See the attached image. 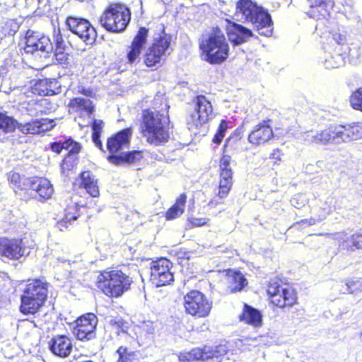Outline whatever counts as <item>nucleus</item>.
<instances>
[{
  "mask_svg": "<svg viewBox=\"0 0 362 362\" xmlns=\"http://www.w3.org/2000/svg\"><path fill=\"white\" fill-rule=\"evenodd\" d=\"M308 8L306 15L316 21H328L333 7L329 0H307Z\"/></svg>",
  "mask_w": 362,
  "mask_h": 362,
  "instance_id": "obj_24",
  "label": "nucleus"
},
{
  "mask_svg": "<svg viewBox=\"0 0 362 362\" xmlns=\"http://www.w3.org/2000/svg\"><path fill=\"white\" fill-rule=\"evenodd\" d=\"M185 313L194 319H204L210 316L213 301L204 293L197 289L187 291L182 298Z\"/></svg>",
  "mask_w": 362,
  "mask_h": 362,
  "instance_id": "obj_10",
  "label": "nucleus"
},
{
  "mask_svg": "<svg viewBox=\"0 0 362 362\" xmlns=\"http://www.w3.org/2000/svg\"><path fill=\"white\" fill-rule=\"evenodd\" d=\"M105 123L101 119H94L90 124L92 129L91 140L100 151L105 152L103 142L101 141V135L103 131Z\"/></svg>",
  "mask_w": 362,
  "mask_h": 362,
  "instance_id": "obj_39",
  "label": "nucleus"
},
{
  "mask_svg": "<svg viewBox=\"0 0 362 362\" xmlns=\"http://www.w3.org/2000/svg\"><path fill=\"white\" fill-rule=\"evenodd\" d=\"M98 322V317L95 314L85 313L75 320L73 334L81 341L93 340L96 338Z\"/></svg>",
  "mask_w": 362,
  "mask_h": 362,
  "instance_id": "obj_17",
  "label": "nucleus"
},
{
  "mask_svg": "<svg viewBox=\"0 0 362 362\" xmlns=\"http://www.w3.org/2000/svg\"><path fill=\"white\" fill-rule=\"evenodd\" d=\"M148 29L140 27L125 50V62L130 66L137 65L147 44Z\"/></svg>",
  "mask_w": 362,
  "mask_h": 362,
  "instance_id": "obj_18",
  "label": "nucleus"
},
{
  "mask_svg": "<svg viewBox=\"0 0 362 362\" xmlns=\"http://www.w3.org/2000/svg\"><path fill=\"white\" fill-rule=\"evenodd\" d=\"M228 139L225 142L223 147V151L218 160V193L216 197L219 200L213 199L209 202V205L214 207L218 204H223V199H226L229 194L233 185V170L232 165L235 163V161L229 155L226 148L228 146Z\"/></svg>",
  "mask_w": 362,
  "mask_h": 362,
  "instance_id": "obj_9",
  "label": "nucleus"
},
{
  "mask_svg": "<svg viewBox=\"0 0 362 362\" xmlns=\"http://www.w3.org/2000/svg\"><path fill=\"white\" fill-rule=\"evenodd\" d=\"M171 257H174L179 264H182L183 260L189 259V252L182 248H173L169 251Z\"/></svg>",
  "mask_w": 362,
  "mask_h": 362,
  "instance_id": "obj_47",
  "label": "nucleus"
},
{
  "mask_svg": "<svg viewBox=\"0 0 362 362\" xmlns=\"http://www.w3.org/2000/svg\"><path fill=\"white\" fill-rule=\"evenodd\" d=\"M187 199L185 193L180 194L173 204L165 212V220L173 221L181 216L185 212Z\"/></svg>",
  "mask_w": 362,
  "mask_h": 362,
  "instance_id": "obj_34",
  "label": "nucleus"
},
{
  "mask_svg": "<svg viewBox=\"0 0 362 362\" xmlns=\"http://www.w3.org/2000/svg\"><path fill=\"white\" fill-rule=\"evenodd\" d=\"M40 124L38 119H33L25 124H20L16 121V129L24 134H38L42 133Z\"/></svg>",
  "mask_w": 362,
  "mask_h": 362,
  "instance_id": "obj_40",
  "label": "nucleus"
},
{
  "mask_svg": "<svg viewBox=\"0 0 362 362\" xmlns=\"http://www.w3.org/2000/svg\"><path fill=\"white\" fill-rule=\"evenodd\" d=\"M6 176L13 192L22 199L27 200V198L30 197L28 192L32 182L31 177L21 175L19 173L13 170L8 172Z\"/></svg>",
  "mask_w": 362,
  "mask_h": 362,
  "instance_id": "obj_23",
  "label": "nucleus"
},
{
  "mask_svg": "<svg viewBox=\"0 0 362 362\" xmlns=\"http://www.w3.org/2000/svg\"><path fill=\"white\" fill-rule=\"evenodd\" d=\"M335 47L332 52H329L324 61V66L327 69H337L342 66L345 63L344 54L337 50Z\"/></svg>",
  "mask_w": 362,
  "mask_h": 362,
  "instance_id": "obj_38",
  "label": "nucleus"
},
{
  "mask_svg": "<svg viewBox=\"0 0 362 362\" xmlns=\"http://www.w3.org/2000/svg\"><path fill=\"white\" fill-rule=\"evenodd\" d=\"M239 320L246 325L255 327H260L262 324V315L258 310L245 303Z\"/></svg>",
  "mask_w": 362,
  "mask_h": 362,
  "instance_id": "obj_32",
  "label": "nucleus"
},
{
  "mask_svg": "<svg viewBox=\"0 0 362 362\" xmlns=\"http://www.w3.org/2000/svg\"><path fill=\"white\" fill-rule=\"evenodd\" d=\"M81 214L80 206L76 203H70L64 209V214L62 218L57 222V227L62 231L67 230L73 222L77 220Z\"/></svg>",
  "mask_w": 362,
  "mask_h": 362,
  "instance_id": "obj_31",
  "label": "nucleus"
},
{
  "mask_svg": "<svg viewBox=\"0 0 362 362\" xmlns=\"http://www.w3.org/2000/svg\"><path fill=\"white\" fill-rule=\"evenodd\" d=\"M228 122L226 119H221L219 124H218V130L217 132L215 133L214 137H213V142L216 144H220L224 136H225V133L226 132V130L228 129Z\"/></svg>",
  "mask_w": 362,
  "mask_h": 362,
  "instance_id": "obj_45",
  "label": "nucleus"
},
{
  "mask_svg": "<svg viewBox=\"0 0 362 362\" xmlns=\"http://www.w3.org/2000/svg\"><path fill=\"white\" fill-rule=\"evenodd\" d=\"M169 105L162 96L155 97L150 107L141 110L139 132L146 142L154 146L168 143L171 136Z\"/></svg>",
  "mask_w": 362,
  "mask_h": 362,
  "instance_id": "obj_1",
  "label": "nucleus"
},
{
  "mask_svg": "<svg viewBox=\"0 0 362 362\" xmlns=\"http://www.w3.org/2000/svg\"><path fill=\"white\" fill-rule=\"evenodd\" d=\"M172 262L165 257L153 260L150 264V280L156 287L165 286L174 281Z\"/></svg>",
  "mask_w": 362,
  "mask_h": 362,
  "instance_id": "obj_16",
  "label": "nucleus"
},
{
  "mask_svg": "<svg viewBox=\"0 0 362 362\" xmlns=\"http://www.w3.org/2000/svg\"><path fill=\"white\" fill-rule=\"evenodd\" d=\"M283 156L282 151L279 148H275L269 155V158L273 160L274 165L280 164L281 161V156Z\"/></svg>",
  "mask_w": 362,
  "mask_h": 362,
  "instance_id": "obj_51",
  "label": "nucleus"
},
{
  "mask_svg": "<svg viewBox=\"0 0 362 362\" xmlns=\"http://www.w3.org/2000/svg\"><path fill=\"white\" fill-rule=\"evenodd\" d=\"M48 348L54 355L66 358L72 351V339L66 334H57L52 337L48 341Z\"/></svg>",
  "mask_w": 362,
  "mask_h": 362,
  "instance_id": "obj_25",
  "label": "nucleus"
},
{
  "mask_svg": "<svg viewBox=\"0 0 362 362\" xmlns=\"http://www.w3.org/2000/svg\"><path fill=\"white\" fill-rule=\"evenodd\" d=\"M130 325L127 321L122 317L117 316L110 320L105 325V331L110 334L114 333L117 335L127 334Z\"/></svg>",
  "mask_w": 362,
  "mask_h": 362,
  "instance_id": "obj_36",
  "label": "nucleus"
},
{
  "mask_svg": "<svg viewBox=\"0 0 362 362\" xmlns=\"http://www.w3.org/2000/svg\"><path fill=\"white\" fill-rule=\"evenodd\" d=\"M315 222H316V221L314 218H310L309 219L301 220L300 221L296 222V223L300 224V223H306L309 226H311V225H314L315 223Z\"/></svg>",
  "mask_w": 362,
  "mask_h": 362,
  "instance_id": "obj_52",
  "label": "nucleus"
},
{
  "mask_svg": "<svg viewBox=\"0 0 362 362\" xmlns=\"http://www.w3.org/2000/svg\"><path fill=\"white\" fill-rule=\"evenodd\" d=\"M32 182L27 200L36 199L45 202L50 199L54 194V187L51 182L45 177L31 176Z\"/></svg>",
  "mask_w": 362,
  "mask_h": 362,
  "instance_id": "obj_20",
  "label": "nucleus"
},
{
  "mask_svg": "<svg viewBox=\"0 0 362 362\" xmlns=\"http://www.w3.org/2000/svg\"><path fill=\"white\" fill-rule=\"evenodd\" d=\"M81 182L80 187L84 188L86 192L93 197H97L100 194L98 180L90 170L81 173Z\"/></svg>",
  "mask_w": 362,
  "mask_h": 362,
  "instance_id": "obj_35",
  "label": "nucleus"
},
{
  "mask_svg": "<svg viewBox=\"0 0 362 362\" xmlns=\"http://www.w3.org/2000/svg\"><path fill=\"white\" fill-rule=\"evenodd\" d=\"M68 107L74 112L84 113L88 115H93L95 112V105L89 99L75 97L69 100Z\"/></svg>",
  "mask_w": 362,
  "mask_h": 362,
  "instance_id": "obj_33",
  "label": "nucleus"
},
{
  "mask_svg": "<svg viewBox=\"0 0 362 362\" xmlns=\"http://www.w3.org/2000/svg\"><path fill=\"white\" fill-rule=\"evenodd\" d=\"M65 24L72 33L80 37L86 44L92 45L95 42L97 32L87 19L68 16Z\"/></svg>",
  "mask_w": 362,
  "mask_h": 362,
  "instance_id": "obj_19",
  "label": "nucleus"
},
{
  "mask_svg": "<svg viewBox=\"0 0 362 362\" xmlns=\"http://www.w3.org/2000/svg\"><path fill=\"white\" fill-rule=\"evenodd\" d=\"M345 242L348 243L347 246L351 249L362 250V232L352 233Z\"/></svg>",
  "mask_w": 362,
  "mask_h": 362,
  "instance_id": "obj_46",
  "label": "nucleus"
},
{
  "mask_svg": "<svg viewBox=\"0 0 362 362\" xmlns=\"http://www.w3.org/2000/svg\"><path fill=\"white\" fill-rule=\"evenodd\" d=\"M53 40L54 51L52 53L56 60L59 64L69 66L70 65V62H69V54L65 53V51L67 49V45L60 28L54 29Z\"/></svg>",
  "mask_w": 362,
  "mask_h": 362,
  "instance_id": "obj_27",
  "label": "nucleus"
},
{
  "mask_svg": "<svg viewBox=\"0 0 362 362\" xmlns=\"http://www.w3.org/2000/svg\"><path fill=\"white\" fill-rule=\"evenodd\" d=\"M201 59L211 65H219L227 61L230 45L223 30L213 26L202 33L198 44Z\"/></svg>",
  "mask_w": 362,
  "mask_h": 362,
  "instance_id": "obj_2",
  "label": "nucleus"
},
{
  "mask_svg": "<svg viewBox=\"0 0 362 362\" xmlns=\"http://www.w3.org/2000/svg\"><path fill=\"white\" fill-rule=\"evenodd\" d=\"M144 158V152L140 150L125 151L119 155L107 156V160L115 165H132L141 161Z\"/></svg>",
  "mask_w": 362,
  "mask_h": 362,
  "instance_id": "obj_28",
  "label": "nucleus"
},
{
  "mask_svg": "<svg viewBox=\"0 0 362 362\" xmlns=\"http://www.w3.org/2000/svg\"><path fill=\"white\" fill-rule=\"evenodd\" d=\"M171 41V35L165 33V27L162 25L161 33L154 39L144 53V64L148 68L160 66L165 60L164 57L170 49Z\"/></svg>",
  "mask_w": 362,
  "mask_h": 362,
  "instance_id": "obj_12",
  "label": "nucleus"
},
{
  "mask_svg": "<svg viewBox=\"0 0 362 362\" xmlns=\"http://www.w3.org/2000/svg\"><path fill=\"white\" fill-rule=\"evenodd\" d=\"M31 247L25 238L0 237V257L8 260L26 259L30 253Z\"/></svg>",
  "mask_w": 362,
  "mask_h": 362,
  "instance_id": "obj_13",
  "label": "nucleus"
},
{
  "mask_svg": "<svg viewBox=\"0 0 362 362\" xmlns=\"http://www.w3.org/2000/svg\"><path fill=\"white\" fill-rule=\"evenodd\" d=\"M356 284L355 281H349L346 283V286L348 287L349 293H352L357 290V288H352Z\"/></svg>",
  "mask_w": 362,
  "mask_h": 362,
  "instance_id": "obj_54",
  "label": "nucleus"
},
{
  "mask_svg": "<svg viewBox=\"0 0 362 362\" xmlns=\"http://www.w3.org/2000/svg\"><path fill=\"white\" fill-rule=\"evenodd\" d=\"M61 91V85L56 78L37 79L31 86V92L39 96L53 95Z\"/></svg>",
  "mask_w": 362,
  "mask_h": 362,
  "instance_id": "obj_26",
  "label": "nucleus"
},
{
  "mask_svg": "<svg viewBox=\"0 0 362 362\" xmlns=\"http://www.w3.org/2000/svg\"><path fill=\"white\" fill-rule=\"evenodd\" d=\"M271 119H264L256 124L247 136L248 142L253 146H259L268 143L274 136L272 127L269 125Z\"/></svg>",
  "mask_w": 362,
  "mask_h": 362,
  "instance_id": "obj_22",
  "label": "nucleus"
},
{
  "mask_svg": "<svg viewBox=\"0 0 362 362\" xmlns=\"http://www.w3.org/2000/svg\"><path fill=\"white\" fill-rule=\"evenodd\" d=\"M19 311L24 315H35L45 306L49 298V283L43 278L23 281Z\"/></svg>",
  "mask_w": 362,
  "mask_h": 362,
  "instance_id": "obj_3",
  "label": "nucleus"
},
{
  "mask_svg": "<svg viewBox=\"0 0 362 362\" xmlns=\"http://www.w3.org/2000/svg\"><path fill=\"white\" fill-rule=\"evenodd\" d=\"M227 354L226 348L222 344H204L201 347H195L189 351L182 352L179 354L180 362L208 361L218 358Z\"/></svg>",
  "mask_w": 362,
  "mask_h": 362,
  "instance_id": "obj_14",
  "label": "nucleus"
},
{
  "mask_svg": "<svg viewBox=\"0 0 362 362\" xmlns=\"http://www.w3.org/2000/svg\"><path fill=\"white\" fill-rule=\"evenodd\" d=\"M332 38L337 44L338 47L337 50L341 49V46L345 45L346 38V36L338 31L330 32Z\"/></svg>",
  "mask_w": 362,
  "mask_h": 362,
  "instance_id": "obj_48",
  "label": "nucleus"
},
{
  "mask_svg": "<svg viewBox=\"0 0 362 362\" xmlns=\"http://www.w3.org/2000/svg\"><path fill=\"white\" fill-rule=\"evenodd\" d=\"M267 299L271 307L288 310L298 304L296 291L280 279H271L266 286Z\"/></svg>",
  "mask_w": 362,
  "mask_h": 362,
  "instance_id": "obj_8",
  "label": "nucleus"
},
{
  "mask_svg": "<svg viewBox=\"0 0 362 362\" xmlns=\"http://www.w3.org/2000/svg\"><path fill=\"white\" fill-rule=\"evenodd\" d=\"M132 136V128H124L108 136L106 141V148L108 156L119 155L123 148L129 147Z\"/></svg>",
  "mask_w": 362,
  "mask_h": 362,
  "instance_id": "obj_21",
  "label": "nucleus"
},
{
  "mask_svg": "<svg viewBox=\"0 0 362 362\" xmlns=\"http://www.w3.org/2000/svg\"><path fill=\"white\" fill-rule=\"evenodd\" d=\"M51 150L56 153H60L62 150H71V153H80L82 146L80 143L75 141L71 137H69L64 141H55L50 144Z\"/></svg>",
  "mask_w": 362,
  "mask_h": 362,
  "instance_id": "obj_37",
  "label": "nucleus"
},
{
  "mask_svg": "<svg viewBox=\"0 0 362 362\" xmlns=\"http://www.w3.org/2000/svg\"><path fill=\"white\" fill-rule=\"evenodd\" d=\"M227 34L234 45H241L252 36L251 30L234 22L230 23Z\"/></svg>",
  "mask_w": 362,
  "mask_h": 362,
  "instance_id": "obj_30",
  "label": "nucleus"
},
{
  "mask_svg": "<svg viewBox=\"0 0 362 362\" xmlns=\"http://www.w3.org/2000/svg\"><path fill=\"white\" fill-rule=\"evenodd\" d=\"M349 101L353 110L362 112V86L351 92Z\"/></svg>",
  "mask_w": 362,
  "mask_h": 362,
  "instance_id": "obj_43",
  "label": "nucleus"
},
{
  "mask_svg": "<svg viewBox=\"0 0 362 362\" xmlns=\"http://www.w3.org/2000/svg\"><path fill=\"white\" fill-rule=\"evenodd\" d=\"M116 353L118 358L116 362H132L136 356V351L129 350L125 346H120Z\"/></svg>",
  "mask_w": 362,
  "mask_h": 362,
  "instance_id": "obj_44",
  "label": "nucleus"
},
{
  "mask_svg": "<svg viewBox=\"0 0 362 362\" xmlns=\"http://www.w3.org/2000/svg\"><path fill=\"white\" fill-rule=\"evenodd\" d=\"M194 111L190 115V122L195 128L209 123L214 117L211 101L204 95H197L192 99Z\"/></svg>",
  "mask_w": 362,
  "mask_h": 362,
  "instance_id": "obj_15",
  "label": "nucleus"
},
{
  "mask_svg": "<svg viewBox=\"0 0 362 362\" xmlns=\"http://www.w3.org/2000/svg\"><path fill=\"white\" fill-rule=\"evenodd\" d=\"M134 283L129 272L112 269L100 271L95 281L98 289L106 297L114 299L121 298L129 291Z\"/></svg>",
  "mask_w": 362,
  "mask_h": 362,
  "instance_id": "obj_4",
  "label": "nucleus"
},
{
  "mask_svg": "<svg viewBox=\"0 0 362 362\" xmlns=\"http://www.w3.org/2000/svg\"><path fill=\"white\" fill-rule=\"evenodd\" d=\"M131 19L132 12L126 4L111 1L102 11L98 23L107 32L117 34L127 28Z\"/></svg>",
  "mask_w": 362,
  "mask_h": 362,
  "instance_id": "obj_7",
  "label": "nucleus"
},
{
  "mask_svg": "<svg viewBox=\"0 0 362 362\" xmlns=\"http://www.w3.org/2000/svg\"><path fill=\"white\" fill-rule=\"evenodd\" d=\"M362 139V121L330 124L312 137L315 144L327 145Z\"/></svg>",
  "mask_w": 362,
  "mask_h": 362,
  "instance_id": "obj_5",
  "label": "nucleus"
},
{
  "mask_svg": "<svg viewBox=\"0 0 362 362\" xmlns=\"http://www.w3.org/2000/svg\"><path fill=\"white\" fill-rule=\"evenodd\" d=\"M79 153H71V150L65 156L61 163V170L64 174H68L72 170L78 162V154Z\"/></svg>",
  "mask_w": 362,
  "mask_h": 362,
  "instance_id": "obj_41",
  "label": "nucleus"
},
{
  "mask_svg": "<svg viewBox=\"0 0 362 362\" xmlns=\"http://www.w3.org/2000/svg\"><path fill=\"white\" fill-rule=\"evenodd\" d=\"M79 93L86 96H92L93 94V90L90 88H82L79 90Z\"/></svg>",
  "mask_w": 362,
  "mask_h": 362,
  "instance_id": "obj_53",
  "label": "nucleus"
},
{
  "mask_svg": "<svg viewBox=\"0 0 362 362\" xmlns=\"http://www.w3.org/2000/svg\"><path fill=\"white\" fill-rule=\"evenodd\" d=\"M20 50L24 54L35 55L38 52L49 56L54 51V45L51 38L39 31L27 30L21 42Z\"/></svg>",
  "mask_w": 362,
  "mask_h": 362,
  "instance_id": "obj_11",
  "label": "nucleus"
},
{
  "mask_svg": "<svg viewBox=\"0 0 362 362\" xmlns=\"http://www.w3.org/2000/svg\"><path fill=\"white\" fill-rule=\"evenodd\" d=\"M223 272L231 293L241 291L248 284L247 279L239 270L226 269Z\"/></svg>",
  "mask_w": 362,
  "mask_h": 362,
  "instance_id": "obj_29",
  "label": "nucleus"
},
{
  "mask_svg": "<svg viewBox=\"0 0 362 362\" xmlns=\"http://www.w3.org/2000/svg\"><path fill=\"white\" fill-rule=\"evenodd\" d=\"M16 129V120L0 112V130L4 133L13 132Z\"/></svg>",
  "mask_w": 362,
  "mask_h": 362,
  "instance_id": "obj_42",
  "label": "nucleus"
},
{
  "mask_svg": "<svg viewBox=\"0 0 362 362\" xmlns=\"http://www.w3.org/2000/svg\"><path fill=\"white\" fill-rule=\"evenodd\" d=\"M189 223L192 227H202L209 222V218L204 217H191L189 218Z\"/></svg>",
  "mask_w": 362,
  "mask_h": 362,
  "instance_id": "obj_50",
  "label": "nucleus"
},
{
  "mask_svg": "<svg viewBox=\"0 0 362 362\" xmlns=\"http://www.w3.org/2000/svg\"><path fill=\"white\" fill-rule=\"evenodd\" d=\"M40 124V129L42 132H45L46 131H49L52 129L55 126V122L54 119H48V118H41L38 119Z\"/></svg>",
  "mask_w": 362,
  "mask_h": 362,
  "instance_id": "obj_49",
  "label": "nucleus"
},
{
  "mask_svg": "<svg viewBox=\"0 0 362 362\" xmlns=\"http://www.w3.org/2000/svg\"><path fill=\"white\" fill-rule=\"evenodd\" d=\"M235 13L241 15L245 22L252 24L259 35L271 36L273 22L271 15L252 0H238L235 4Z\"/></svg>",
  "mask_w": 362,
  "mask_h": 362,
  "instance_id": "obj_6",
  "label": "nucleus"
}]
</instances>
